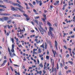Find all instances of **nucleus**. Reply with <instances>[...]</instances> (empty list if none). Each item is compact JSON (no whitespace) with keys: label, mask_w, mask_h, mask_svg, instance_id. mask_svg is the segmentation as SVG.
I'll use <instances>...</instances> for the list:
<instances>
[{"label":"nucleus","mask_w":75,"mask_h":75,"mask_svg":"<svg viewBox=\"0 0 75 75\" xmlns=\"http://www.w3.org/2000/svg\"><path fill=\"white\" fill-rule=\"evenodd\" d=\"M11 10H12L13 11H18V10H19L21 12H22V13H25V12L23 11V10H21V8L18 7H16L15 8V7L12 6H11Z\"/></svg>","instance_id":"f257e3e1"},{"label":"nucleus","mask_w":75,"mask_h":75,"mask_svg":"<svg viewBox=\"0 0 75 75\" xmlns=\"http://www.w3.org/2000/svg\"><path fill=\"white\" fill-rule=\"evenodd\" d=\"M55 47H56V49L57 50H58V43L57 42V41L55 40Z\"/></svg>","instance_id":"f03ea898"},{"label":"nucleus","mask_w":75,"mask_h":75,"mask_svg":"<svg viewBox=\"0 0 75 75\" xmlns=\"http://www.w3.org/2000/svg\"><path fill=\"white\" fill-rule=\"evenodd\" d=\"M8 51L9 52V55H10V57H13L12 56H11V54H12V53L10 52V48H9V47H8Z\"/></svg>","instance_id":"7ed1b4c3"},{"label":"nucleus","mask_w":75,"mask_h":75,"mask_svg":"<svg viewBox=\"0 0 75 75\" xmlns=\"http://www.w3.org/2000/svg\"><path fill=\"white\" fill-rule=\"evenodd\" d=\"M3 18H3L2 20H5V21H7L8 19V17H3Z\"/></svg>","instance_id":"20e7f679"},{"label":"nucleus","mask_w":75,"mask_h":75,"mask_svg":"<svg viewBox=\"0 0 75 75\" xmlns=\"http://www.w3.org/2000/svg\"><path fill=\"white\" fill-rule=\"evenodd\" d=\"M16 6H17L19 7H21V8H23V6H21L19 5V4L17 3H16Z\"/></svg>","instance_id":"39448f33"},{"label":"nucleus","mask_w":75,"mask_h":75,"mask_svg":"<svg viewBox=\"0 0 75 75\" xmlns=\"http://www.w3.org/2000/svg\"><path fill=\"white\" fill-rule=\"evenodd\" d=\"M0 15L1 16H7V13H1L0 14Z\"/></svg>","instance_id":"423d86ee"},{"label":"nucleus","mask_w":75,"mask_h":75,"mask_svg":"<svg viewBox=\"0 0 75 75\" xmlns=\"http://www.w3.org/2000/svg\"><path fill=\"white\" fill-rule=\"evenodd\" d=\"M53 31V28L50 27H49V32L50 33V31Z\"/></svg>","instance_id":"0eeeda50"},{"label":"nucleus","mask_w":75,"mask_h":75,"mask_svg":"<svg viewBox=\"0 0 75 75\" xmlns=\"http://www.w3.org/2000/svg\"><path fill=\"white\" fill-rule=\"evenodd\" d=\"M50 35H51V36H52V37H54V34H52V31H50Z\"/></svg>","instance_id":"6e6552de"},{"label":"nucleus","mask_w":75,"mask_h":75,"mask_svg":"<svg viewBox=\"0 0 75 75\" xmlns=\"http://www.w3.org/2000/svg\"><path fill=\"white\" fill-rule=\"evenodd\" d=\"M42 21H43V22H45V23H46V22H45V20H47V18H42Z\"/></svg>","instance_id":"1a4fd4ad"},{"label":"nucleus","mask_w":75,"mask_h":75,"mask_svg":"<svg viewBox=\"0 0 75 75\" xmlns=\"http://www.w3.org/2000/svg\"><path fill=\"white\" fill-rule=\"evenodd\" d=\"M10 38L11 39V41H12V43H14V39L13 38Z\"/></svg>","instance_id":"9d476101"},{"label":"nucleus","mask_w":75,"mask_h":75,"mask_svg":"<svg viewBox=\"0 0 75 75\" xmlns=\"http://www.w3.org/2000/svg\"><path fill=\"white\" fill-rule=\"evenodd\" d=\"M39 67H41V68H42V67H43V65H42V63H41L40 64Z\"/></svg>","instance_id":"9b49d317"},{"label":"nucleus","mask_w":75,"mask_h":75,"mask_svg":"<svg viewBox=\"0 0 75 75\" xmlns=\"http://www.w3.org/2000/svg\"><path fill=\"white\" fill-rule=\"evenodd\" d=\"M47 24L48 25H49V26H51L52 25V24H51L50 23V22L48 21L47 22Z\"/></svg>","instance_id":"f8f14e48"},{"label":"nucleus","mask_w":75,"mask_h":75,"mask_svg":"<svg viewBox=\"0 0 75 75\" xmlns=\"http://www.w3.org/2000/svg\"><path fill=\"white\" fill-rule=\"evenodd\" d=\"M39 3H40L39 4L40 6H41V5H42V1L41 0L40 1Z\"/></svg>","instance_id":"ddd939ff"},{"label":"nucleus","mask_w":75,"mask_h":75,"mask_svg":"<svg viewBox=\"0 0 75 75\" xmlns=\"http://www.w3.org/2000/svg\"><path fill=\"white\" fill-rule=\"evenodd\" d=\"M39 30H40L41 33L43 35L44 34V32H43L42 31H41V29H39Z\"/></svg>","instance_id":"4468645a"},{"label":"nucleus","mask_w":75,"mask_h":75,"mask_svg":"<svg viewBox=\"0 0 75 75\" xmlns=\"http://www.w3.org/2000/svg\"><path fill=\"white\" fill-rule=\"evenodd\" d=\"M23 15L24 16H25V17H26L28 18V15L25 13H23Z\"/></svg>","instance_id":"2eb2a0df"},{"label":"nucleus","mask_w":75,"mask_h":75,"mask_svg":"<svg viewBox=\"0 0 75 75\" xmlns=\"http://www.w3.org/2000/svg\"><path fill=\"white\" fill-rule=\"evenodd\" d=\"M11 20L8 21H7V23H8V24H11Z\"/></svg>","instance_id":"dca6fc26"},{"label":"nucleus","mask_w":75,"mask_h":75,"mask_svg":"<svg viewBox=\"0 0 75 75\" xmlns=\"http://www.w3.org/2000/svg\"><path fill=\"white\" fill-rule=\"evenodd\" d=\"M5 9H0V11H4Z\"/></svg>","instance_id":"f3484780"},{"label":"nucleus","mask_w":75,"mask_h":75,"mask_svg":"<svg viewBox=\"0 0 75 75\" xmlns=\"http://www.w3.org/2000/svg\"><path fill=\"white\" fill-rule=\"evenodd\" d=\"M4 1L7 3H8V0H4Z\"/></svg>","instance_id":"a211bd4d"},{"label":"nucleus","mask_w":75,"mask_h":75,"mask_svg":"<svg viewBox=\"0 0 75 75\" xmlns=\"http://www.w3.org/2000/svg\"><path fill=\"white\" fill-rule=\"evenodd\" d=\"M35 22H36V24H37L38 25V20H35Z\"/></svg>","instance_id":"6ab92c4d"},{"label":"nucleus","mask_w":75,"mask_h":75,"mask_svg":"<svg viewBox=\"0 0 75 75\" xmlns=\"http://www.w3.org/2000/svg\"><path fill=\"white\" fill-rule=\"evenodd\" d=\"M47 44L46 42H45V49L47 50Z\"/></svg>","instance_id":"aec40b11"},{"label":"nucleus","mask_w":75,"mask_h":75,"mask_svg":"<svg viewBox=\"0 0 75 75\" xmlns=\"http://www.w3.org/2000/svg\"><path fill=\"white\" fill-rule=\"evenodd\" d=\"M16 55L15 53H13L12 55L11 54V56L12 57H13L14 56H16Z\"/></svg>","instance_id":"412c9836"},{"label":"nucleus","mask_w":75,"mask_h":75,"mask_svg":"<svg viewBox=\"0 0 75 75\" xmlns=\"http://www.w3.org/2000/svg\"><path fill=\"white\" fill-rule=\"evenodd\" d=\"M35 19H38V18H40V16H35Z\"/></svg>","instance_id":"4be33fe9"},{"label":"nucleus","mask_w":75,"mask_h":75,"mask_svg":"<svg viewBox=\"0 0 75 75\" xmlns=\"http://www.w3.org/2000/svg\"><path fill=\"white\" fill-rule=\"evenodd\" d=\"M43 16L45 18H46V15L45 14H43Z\"/></svg>","instance_id":"5701e85b"},{"label":"nucleus","mask_w":75,"mask_h":75,"mask_svg":"<svg viewBox=\"0 0 75 75\" xmlns=\"http://www.w3.org/2000/svg\"><path fill=\"white\" fill-rule=\"evenodd\" d=\"M11 51L12 52H14V48H12L11 50Z\"/></svg>","instance_id":"b1692460"},{"label":"nucleus","mask_w":75,"mask_h":75,"mask_svg":"<svg viewBox=\"0 0 75 75\" xmlns=\"http://www.w3.org/2000/svg\"><path fill=\"white\" fill-rule=\"evenodd\" d=\"M69 63H70L71 64H73V62L70 61H69Z\"/></svg>","instance_id":"393cba45"},{"label":"nucleus","mask_w":75,"mask_h":75,"mask_svg":"<svg viewBox=\"0 0 75 75\" xmlns=\"http://www.w3.org/2000/svg\"><path fill=\"white\" fill-rule=\"evenodd\" d=\"M26 9L28 10L29 9H30V7H28V6H27L26 7Z\"/></svg>","instance_id":"a878e982"},{"label":"nucleus","mask_w":75,"mask_h":75,"mask_svg":"<svg viewBox=\"0 0 75 75\" xmlns=\"http://www.w3.org/2000/svg\"><path fill=\"white\" fill-rule=\"evenodd\" d=\"M2 7H3V8H6V6L4 5H2Z\"/></svg>","instance_id":"bb28decb"},{"label":"nucleus","mask_w":75,"mask_h":75,"mask_svg":"<svg viewBox=\"0 0 75 75\" xmlns=\"http://www.w3.org/2000/svg\"><path fill=\"white\" fill-rule=\"evenodd\" d=\"M6 27H8V29H10V26H9V25H7Z\"/></svg>","instance_id":"cd10ccee"},{"label":"nucleus","mask_w":75,"mask_h":75,"mask_svg":"<svg viewBox=\"0 0 75 75\" xmlns=\"http://www.w3.org/2000/svg\"><path fill=\"white\" fill-rule=\"evenodd\" d=\"M31 24H33V25H35V24L33 22L31 21Z\"/></svg>","instance_id":"c85d7f7f"},{"label":"nucleus","mask_w":75,"mask_h":75,"mask_svg":"<svg viewBox=\"0 0 75 75\" xmlns=\"http://www.w3.org/2000/svg\"><path fill=\"white\" fill-rule=\"evenodd\" d=\"M38 51L40 53H41V49H39L38 50Z\"/></svg>","instance_id":"c756f323"},{"label":"nucleus","mask_w":75,"mask_h":75,"mask_svg":"<svg viewBox=\"0 0 75 75\" xmlns=\"http://www.w3.org/2000/svg\"><path fill=\"white\" fill-rule=\"evenodd\" d=\"M8 3H11V4H13V2H12L11 1H9Z\"/></svg>","instance_id":"7c9ffc66"},{"label":"nucleus","mask_w":75,"mask_h":75,"mask_svg":"<svg viewBox=\"0 0 75 75\" xmlns=\"http://www.w3.org/2000/svg\"><path fill=\"white\" fill-rule=\"evenodd\" d=\"M60 65L61 67V68H62V66H63L62 64V63H60Z\"/></svg>","instance_id":"2f4dec72"},{"label":"nucleus","mask_w":75,"mask_h":75,"mask_svg":"<svg viewBox=\"0 0 75 75\" xmlns=\"http://www.w3.org/2000/svg\"><path fill=\"white\" fill-rule=\"evenodd\" d=\"M33 5H35L36 4V2H35V1H33Z\"/></svg>","instance_id":"473e14b6"},{"label":"nucleus","mask_w":75,"mask_h":75,"mask_svg":"<svg viewBox=\"0 0 75 75\" xmlns=\"http://www.w3.org/2000/svg\"><path fill=\"white\" fill-rule=\"evenodd\" d=\"M56 3H57V4H59V1H56Z\"/></svg>","instance_id":"72a5a7b5"},{"label":"nucleus","mask_w":75,"mask_h":75,"mask_svg":"<svg viewBox=\"0 0 75 75\" xmlns=\"http://www.w3.org/2000/svg\"><path fill=\"white\" fill-rule=\"evenodd\" d=\"M14 44H13L12 45V48H14Z\"/></svg>","instance_id":"f704fd0d"},{"label":"nucleus","mask_w":75,"mask_h":75,"mask_svg":"<svg viewBox=\"0 0 75 75\" xmlns=\"http://www.w3.org/2000/svg\"><path fill=\"white\" fill-rule=\"evenodd\" d=\"M13 65H14V66L16 67H19V66L17 64H14Z\"/></svg>","instance_id":"c9c22d12"},{"label":"nucleus","mask_w":75,"mask_h":75,"mask_svg":"<svg viewBox=\"0 0 75 75\" xmlns=\"http://www.w3.org/2000/svg\"><path fill=\"white\" fill-rule=\"evenodd\" d=\"M46 58L47 59H49V56H46Z\"/></svg>","instance_id":"e433bc0d"},{"label":"nucleus","mask_w":75,"mask_h":75,"mask_svg":"<svg viewBox=\"0 0 75 75\" xmlns=\"http://www.w3.org/2000/svg\"><path fill=\"white\" fill-rule=\"evenodd\" d=\"M37 4H39V1L38 0H35Z\"/></svg>","instance_id":"4c0bfd02"},{"label":"nucleus","mask_w":75,"mask_h":75,"mask_svg":"<svg viewBox=\"0 0 75 75\" xmlns=\"http://www.w3.org/2000/svg\"><path fill=\"white\" fill-rule=\"evenodd\" d=\"M33 11L35 13H37V11L35 9H33Z\"/></svg>","instance_id":"58836bf2"},{"label":"nucleus","mask_w":75,"mask_h":75,"mask_svg":"<svg viewBox=\"0 0 75 75\" xmlns=\"http://www.w3.org/2000/svg\"><path fill=\"white\" fill-rule=\"evenodd\" d=\"M37 62L38 64H40V61H39V59H37Z\"/></svg>","instance_id":"ea45409f"},{"label":"nucleus","mask_w":75,"mask_h":75,"mask_svg":"<svg viewBox=\"0 0 75 75\" xmlns=\"http://www.w3.org/2000/svg\"><path fill=\"white\" fill-rule=\"evenodd\" d=\"M16 1L17 3H19V4H20L21 3L20 2V1H19V0H17Z\"/></svg>","instance_id":"a19ab883"},{"label":"nucleus","mask_w":75,"mask_h":75,"mask_svg":"<svg viewBox=\"0 0 75 75\" xmlns=\"http://www.w3.org/2000/svg\"><path fill=\"white\" fill-rule=\"evenodd\" d=\"M43 72L44 74H45V73H46V71H45V70H44L43 71Z\"/></svg>","instance_id":"79ce46f5"},{"label":"nucleus","mask_w":75,"mask_h":75,"mask_svg":"<svg viewBox=\"0 0 75 75\" xmlns=\"http://www.w3.org/2000/svg\"><path fill=\"white\" fill-rule=\"evenodd\" d=\"M17 3H13V4H12L13 5V6H16V4Z\"/></svg>","instance_id":"37998d69"},{"label":"nucleus","mask_w":75,"mask_h":75,"mask_svg":"<svg viewBox=\"0 0 75 75\" xmlns=\"http://www.w3.org/2000/svg\"><path fill=\"white\" fill-rule=\"evenodd\" d=\"M64 48H65L66 50L67 49V46H66V45H64Z\"/></svg>","instance_id":"c03bdc74"},{"label":"nucleus","mask_w":75,"mask_h":75,"mask_svg":"<svg viewBox=\"0 0 75 75\" xmlns=\"http://www.w3.org/2000/svg\"><path fill=\"white\" fill-rule=\"evenodd\" d=\"M59 75H61V71H60L59 73Z\"/></svg>","instance_id":"a18cd8bd"},{"label":"nucleus","mask_w":75,"mask_h":75,"mask_svg":"<svg viewBox=\"0 0 75 75\" xmlns=\"http://www.w3.org/2000/svg\"><path fill=\"white\" fill-rule=\"evenodd\" d=\"M72 53L73 54V55H75V53L74 52V50H73L72 52Z\"/></svg>","instance_id":"49530a36"},{"label":"nucleus","mask_w":75,"mask_h":75,"mask_svg":"<svg viewBox=\"0 0 75 75\" xmlns=\"http://www.w3.org/2000/svg\"><path fill=\"white\" fill-rule=\"evenodd\" d=\"M43 55H44L43 54H41L40 55L39 57H42Z\"/></svg>","instance_id":"de8ad7c7"},{"label":"nucleus","mask_w":75,"mask_h":75,"mask_svg":"<svg viewBox=\"0 0 75 75\" xmlns=\"http://www.w3.org/2000/svg\"><path fill=\"white\" fill-rule=\"evenodd\" d=\"M33 54H35V49H34L33 50Z\"/></svg>","instance_id":"09e8293b"},{"label":"nucleus","mask_w":75,"mask_h":75,"mask_svg":"<svg viewBox=\"0 0 75 75\" xmlns=\"http://www.w3.org/2000/svg\"><path fill=\"white\" fill-rule=\"evenodd\" d=\"M6 62H7V60H4V63H6Z\"/></svg>","instance_id":"8fccbe9b"},{"label":"nucleus","mask_w":75,"mask_h":75,"mask_svg":"<svg viewBox=\"0 0 75 75\" xmlns=\"http://www.w3.org/2000/svg\"><path fill=\"white\" fill-rule=\"evenodd\" d=\"M10 68H11L12 71H13V68L11 67V66H10Z\"/></svg>","instance_id":"3c124183"},{"label":"nucleus","mask_w":75,"mask_h":75,"mask_svg":"<svg viewBox=\"0 0 75 75\" xmlns=\"http://www.w3.org/2000/svg\"><path fill=\"white\" fill-rule=\"evenodd\" d=\"M57 69H59V67H58V64L57 65Z\"/></svg>","instance_id":"603ef678"},{"label":"nucleus","mask_w":75,"mask_h":75,"mask_svg":"<svg viewBox=\"0 0 75 75\" xmlns=\"http://www.w3.org/2000/svg\"><path fill=\"white\" fill-rule=\"evenodd\" d=\"M39 23L40 24H41L42 25V22H39Z\"/></svg>","instance_id":"864d4df0"},{"label":"nucleus","mask_w":75,"mask_h":75,"mask_svg":"<svg viewBox=\"0 0 75 75\" xmlns=\"http://www.w3.org/2000/svg\"><path fill=\"white\" fill-rule=\"evenodd\" d=\"M44 43L42 44V45H40L41 47H42L43 46H44Z\"/></svg>","instance_id":"5fc2aeb1"},{"label":"nucleus","mask_w":75,"mask_h":75,"mask_svg":"<svg viewBox=\"0 0 75 75\" xmlns=\"http://www.w3.org/2000/svg\"><path fill=\"white\" fill-rule=\"evenodd\" d=\"M2 19H3V18L1 19V18H0V20L1 21H4V20H2Z\"/></svg>","instance_id":"6e6d98bb"},{"label":"nucleus","mask_w":75,"mask_h":75,"mask_svg":"<svg viewBox=\"0 0 75 75\" xmlns=\"http://www.w3.org/2000/svg\"><path fill=\"white\" fill-rule=\"evenodd\" d=\"M22 68H23V69H25V66L24 65H23L22 67Z\"/></svg>","instance_id":"4d7b16f0"},{"label":"nucleus","mask_w":75,"mask_h":75,"mask_svg":"<svg viewBox=\"0 0 75 75\" xmlns=\"http://www.w3.org/2000/svg\"><path fill=\"white\" fill-rule=\"evenodd\" d=\"M17 14H14V15H13V16H14V17H17Z\"/></svg>","instance_id":"13d9d810"},{"label":"nucleus","mask_w":75,"mask_h":75,"mask_svg":"<svg viewBox=\"0 0 75 75\" xmlns=\"http://www.w3.org/2000/svg\"><path fill=\"white\" fill-rule=\"evenodd\" d=\"M36 67V65H34V66L33 65L32 66L33 68H35Z\"/></svg>","instance_id":"bf43d9fd"},{"label":"nucleus","mask_w":75,"mask_h":75,"mask_svg":"<svg viewBox=\"0 0 75 75\" xmlns=\"http://www.w3.org/2000/svg\"><path fill=\"white\" fill-rule=\"evenodd\" d=\"M68 50H69L70 51H72V50H71V49L70 48H68Z\"/></svg>","instance_id":"052dcab7"},{"label":"nucleus","mask_w":75,"mask_h":75,"mask_svg":"<svg viewBox=\"0 0 75 75\" xmlns=\"http://www.w3.org/2000/svg\"><path fill=\"white\" fill-rule=\"evenodd\" d=\"M17 16H16V17H21V16H20L19 15L17 14Z\"/></svg>","instance_id":"680f3d73"},{"label":"nucleus","mask_w":75,"mask_h":75,"mask_svg":"<svg viewBox=\"0 0 75 75\" xmlns=\"http://www.w3.org/2000/svg\"><path fill=\"white\" fill-rule=\"evenodd\" d=\"M69 34H72V31H71L69 33Z\"/></svg>","instance_id":"e2e57ef3"},{"label":"nucleus","mask_w":75,"mask_h":75,"mask_svg":"<svg viewBox=\"0 0 75 75\" xmlns=\"http://www.w3.org/2000/svg\"><path fill=\"white\" fill-rule=\"evenodd\" d=\"M7 36H8V35H9V33H8V32L7 33Z\"/></svg>","instance_id":"0e129e2a"},{"label":"nucleus","mask_w":75,"mask_h":75,"mask_svg":"<svg viewBox=\"0 0 75 75\" xmlns=\"http://www.w3.org/2000/svg\"><path fill=\"white\" fill-rule=\"evenodd\" d=\"M41 60H43V59H44V57H41Z\"/></svg>","instance_id":"69168bd1"},{"label":"nucleus","mask_w":75,"mask_h":75,"mask_svg":"<svg viewBox=\"0 0 75 75\" xmlns=\"http://www.w3.org/2000/svg\"><path fill=\"white\" fill-rule=\"evenodd\" d=\"M57 3H54V5H57Z\"/></svg>","instance_id":"338daca9"},{"label":"nucleus","mask_w":75,"mask_h":75,"mask_svg":"<svg viewBox=\"0 0 75 75\" xmlns=\"http://www.w3.org/2000/svg\"><path fill=\"white\" fill-rule=\"evenodd\" d=\"M33 68L31 67H29V69H32Z\"/></svg>","instance_id":"774afa93"}]
</instances>
